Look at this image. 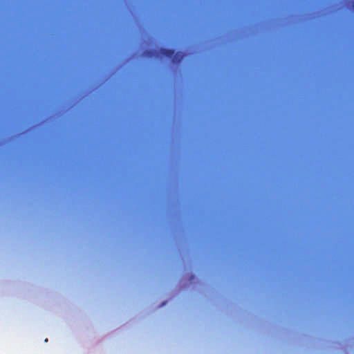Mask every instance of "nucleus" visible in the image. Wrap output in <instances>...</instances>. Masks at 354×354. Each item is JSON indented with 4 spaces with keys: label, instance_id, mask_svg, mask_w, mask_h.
<instances>
[{
    "label": "nucleus",
    "instance_id": "f257e3e1",
    "mask_svg": "<svg viewBox=\"0 0 354 354\" xmlns=\"http://www.w3.org/2000/svg\"><path fill=\"white\" fill-rule=\"evenodd\" d=\"M160 54L162 57H165L169 59H171L174 63H179L181 62L184 57V54L181 52L176 53L174 50L172 49H165L160 48Z\"/></svg>",
    "mask_w": 354,
    "mask_h": 354
},
{
    "label": "nucleus",
    "instance_id": "f03ea898",
    "mask_svg": "<svg viewBox=\"0 0 354 354\" xmlns=\"http://www.w3.org/2000/svg\"><path fill=\"white\" fill-rule=\"evenodd\" d=\"M153 51L149 50V51H147V56H152V55H153Z\"/></svg>",
    "mask_w": 354,
    "mask_h": 354
}]
</instances>
